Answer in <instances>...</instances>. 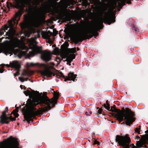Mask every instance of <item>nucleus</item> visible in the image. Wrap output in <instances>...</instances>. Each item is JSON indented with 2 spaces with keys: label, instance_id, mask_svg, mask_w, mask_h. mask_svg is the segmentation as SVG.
<instances>
[{
  "label": "nucleus",
  "instance_id": "1",
  "mask_svg": "<svg viewBox=\"0 0 148 148\" xmlns=\"http://www.w3.org/2000/svg\"><path fill=\"white\" fill-rule=\"evenodd\" d=\"M100 16L96 19L93 25L91 27L85 28L78 32L75 29H73L70 32L69 36L71 39L77 42L86 39L88 34H93L96 29H100L103 21L110 25L115 21V15L112 11L105 12L101 9L99 12Z\"/></svg>",
  "mask_w": 148,
  "mask_h": 148
},
{
  "label": "nucleus",
  "instance_id": "2",
  "mask_svg": "<svg viewBox=\"0 0 148 148\" xmlns=\"http://www.w3.org/2000/svg\"><path fill=\"white\" fill-rule=\"evenodd\" d=\"M24 93L26 96H29L31 99L27 100L26 106L27 109L23 110L24 118L27 121H29L38 114L37 112L35 111V106L39 103V102L44 101L46 99L44 97H42L41 95L38 92H31L27 90L24 92Z\"/></svg>",
  "mask_w": 148,
  "mask_h": 148
},
{
  "label": "nucleus",
  "instance_id": "3",
  "mask_svg": "<svg viewBox=\"0 0 148 148\" xmlns=\"http://www.w3.org/2000/svg\"><path fill=\"white\" fill-rule=\"evenodd\" d=\"M6 35L8 36L6 38L9 39V40L5 41L3 44L2 46L0 47V53L3 51L5 54L7 55L14 52V48L18 47L22 50L26 49L25 51H20L17 49L16 53L21 56L26 55V53L28 51L27 47L23 44V42L18 40L14 36L12 37L8 36L6 31Z\"/></svg>",
  "mask_w": 148,
  "mask_h": 148
},
{
  "label": "nucleus",
  "instance_id": "4",
  "mask_svg": "<svg viewBox=\"0 0 148 148\" xmlns=\"http://www.w3.org/2000/svg\"><path fill=\"white\" fill-rule=\"evenodd\" d=\"M107 102L108 101H106L107 105L104 104V107L109 110L115 112V113H114V116L119 122L123 121L124 118V119L126 120V124L130 125L135 121L133 113L129 108H127L125 110L123 109L121 111L113 106L110 109V105L107 103Z\"/></svg>",
  "mask_w": 148,
  "mask_h": 148
},
{
  "label": "nucleus",
  "instance_id": "5",
  "mask_svg": "<svg viewBox=\"0 0 148 148\" xmlns=\"http://www.w3.org/2000/svg\"><path fill=\"white\" fill-rule=\"evenodd\" d=\"M39 19L38 15L34 16L31 19H30L28 16L25 17L24 22L21 24L20 26L22 29L27 28L28 29L27 31H25L24 32L25 36L29 37L30 34L34 32L33 27L36 25Z\"/></svg>",
  "mask_w": 148,
  "mask_h": 148
},
{
  "label": "nucleus",
  "instance_id": "6",
  "mask_svg": "<svg viewBox=\"0 0 148 148\" xmlns=\"http://www.w3.org/2000/svg\"><path fill=\"white\" fill-rule=\"evenodd\" d=\"M15 2L14 4L10 2H7V5L11 7H14L17 8H20L23 10L27 5L29 8L32 10L36 8L37 6L40 4V2L43 0H27L24 2L23 0H14Z\"/></svg>",
  "mask_w": 148,
  "mask_h": 148
},
{
  "label": "nucleus",
  "instance_id": "7",
  "mask_svg": "<svg viewBox=\"0 0 148 148\" xmlns=\"http://www.w3.org/2000/svg\"><path fill=\"white\" fill-rule=\"evenodd\" d=\"M21 11L20 10L17 12L15 14L14 17L11 20L8 21V25H5L4 26V29L5 32L7 30L8 28L9 29L7 32V34L11 37L14 36L15 34V30L14 29L13 25H17L18 21L19 20L20 16L22 14Z\"/></svg>",
  "mask_w": 148,
  "mask_h": 148
},
{
  "label": "nucleus",
  "instance_id": "8",
  "mask_svg": "<svg viewBox=\"0 0 148 148\" xmlns=\"http://www.w3.org/2000/svg\"><path fill=\"white\" fill-rule=\"evenodd\" d=\"M116 141L119 143L120 145L122 146L123 148H129L130 146L132 147V148H137V147H136L133 144L130 145V143L131 142L130 139V137L127 135L117 136Z\"/></svg>",
  "mask_w": 148,
  "mask_h": 148
},
{
  "label": "nucleus",
  "instance_id": "9",
  "mask_svg": "<svg viewBox=\"0 0 148 148\" xmlns=\"http://www.w3.org/2000/svg\"><path fill=\"white\" fill-rule=\"evenodd\" d=\"M28 42L29 44L30 48L32 49V51L29 52V56H34L42 52V48L37 47L36 45V42L35 39L31 38L28 39Z\"/></svg>",
  "mask_w": 148,
  "mask_h": 148
},
{
  "label": "nucleus",
  "instance_id": "10",
  "mask_svg": "<svg viewBox=\"0 0 148 148\" xmlns=\"http://www.w3.org/2000/svg\"><path fill=\"white\" fill-rule=\"evenodd\" d=\"M42 97H44L46 99L45 101L42 102H39V103H43L46 104L47 105V107H46L44 108L43 109V111H46L50 109L51 108L50 106V104L51 103L52 105H54L56 104L57 100V99L53 97L51 101L46 96L45 94H43L42 96Z\"/></svg>",
  "mask_w": 148,
  "mask_h": 148
},
{
  "label": "nucleus",
  "instance_id": "11",
  "mask_svg": "<svg viewBox=\"0 0 148 148\" xmlns=\"http://www.w3.org/2000/svg\"><path fill=\"white\" fill-rule=\"evenodd\" d=\"M18 144L16 140H12L8 144L5 142L0 143V148H18Z\"/></svg>",
  "mask_w": 148,
  "mask_h": 148
},
{
  "label": "nucleus",
  "instance_id": "12",
  "mask_svg": "<svg viewBox=\"0 0 148 148\" xmlns=\"http://www.w3.org/2000/svg\"><path fill=\"white\" fill-rule=\"evenodd\" d=\"M67 51L68 53H72L68 55L66 58V61L67 62V64L70 65V63L75 58V56L73 53H75L76 51L75 48H72L68 49Z\"/></svg>",
  "mask_w": 148,
  "mask_h": 148
},
{
  "label": "nucleus",
  "instance_id": "13",
  "mask_svg": "<svg viewBox=\"0 0 148 148\" xmlns=\"http://www.w3.org/2000/svg\"><path fill=\"white\" fill-rule=\"evenodd\" d=\"M146 141H148V134L143 136L139 141L136 142V145L137 148H140L143 147L146 143Z\"/></svg>",
  "mask_w": 148,
  "mask_h": 148
},
{
  "label": "nucleus",
  "instance_id": "14",
  "mask_svg": "<svg viewBox=\"0 0 148 148\" xmlns=\"http://www.w3.org/2000/svg\"><path fill=\"white\" fill-rule=\"evenodd\" d=\"M41 58L45 61H49L51 60V52L49 51L45 50L42 51L41 53Z\"/></svg>",
  "mask_w": 148,
  "mask_h": 148
},
{
  "label": "nucleus",
  "instance_id": "15",
  "mask_svg": "<svg viewBox=\"0 0 148 148\" xmlns=\"http://www.w3.org/2000/svg\"><path fill=\"white\" fill-rule=\"evenodd\" d=\"M7 112L5 111L3 112L2 115L0 116V122L3 124H8L10 122V121L8 120L9 117L6 116Z\"/></svg>",
  "mask_w": 148,
  "mask_h": 148
},
{
  "label": "nucleus",
  "instance_id": "16",
  "mask_svg": "<svg viewBox=\"0 0 148 148\" xmlns=\"http://www.w3.org/2000/svg\"><path fill=\"white\" fill-rule=\"evenodd\" d=\"M68 10L66 9H64L62 10L59 14V15L61 19H65L67 17Z\"/></svg>",
  "mask_w": 148,
  "mask_h": 148
},
{
  "label": "nucleus",
  "instance_id": "17",
  "mask_svg": "<svg viewBox=\"0 0 148 148\" xmlns=\"http://www.w3.org/2000/svg\"><path fill=\"white\" fill-rule=\"evenodd\" d=\"M76 75H74L73 73H69L67 77H66L64 79L65 81L67 80L74 81L76 78Z\"/></svg>",
  "mask_w": 148,
  "mask_h": 148
},
{
  "label": "nucleus",
  "instance_id": "18",
  "mask_svg": "<svg viewBox=\"0 0 148 148\" xmlns=\"http://www.w3.org/2000/svg\"><path fill=\"white\" fill-rule=\"evenodd\" d=\"M11 66L12 67L15 68V69H18L20 67V65L17 61H13L11 63Z\"/></svg>",
  "mask_w": 148,
  "mask_h": 148
},
{
  "label": "nucleus",
  "instance_id": "19",
  "mask_svg": "<svg viewBox=\"0 0 148 148\" xmlns=\"http://www.w3.org/2000/svg\"><path fill=\"white\" fill-rule=\"evenodd\" d=\"M43 75L48 77H51L52 74V73L49 70L45 69L42 72Z\"/></svg>",
  "mask_w": 148,
  "mask_h": 148
},
{
  "label": "nucleus",
  "instance_id": "20",
  "mask_svg": "<svg viewBox=\"0 0 148 148\" xmlns=\"http://www.w3.org/2000/svg\"><path fill=\"white\" fill-rule=\"evenodd\" d=\"M36 64H37L38 65V66L39 67H42V66H43V67H45L46 66L44 64H42V63H40V64H38V63H36V64H34L33 63H30V65H29V66H34V65H36Z\"/></svg>",
  "mask_w": 148,
  "mask_h": 148
},
{
  "label": "nucleus",
  "instance_id": "21",
  "mask_svg": "<svg viewBox=\"0 0 148 148\" xmlns=\"http://www.w3.org/2000/svg\"><path fill=\"white\" fill-rule=\"evenodd\" d=\"M18 108H16L15 110H14L12 113L14 114L15 118L18 117L19 116V114L18 113Z\"/></svg>",
  "mask_w": 148,
  "mask_h": 148
},
{
  "label": "nucleus",
  "instance_id": "22",
  "mask_svg": "<svg viewBox=\"0 0 148 148\" xmlns=\"http://www.w3.org/2000/svg\"><path fill=\"white\" fill-rule=\"evenodd\" d=\"M59 93L58 92H54V98L58 99Z\"/></svg>",
  "mask_w": 148,
  "mask_h": 148
},
{
  "label": "nucleus",
  "instance_id": "23",
  "mask_svg": "<svg viewBox=\"0 0 148 148\" xmlns=\"http://www.w3.org/2000/svg\"><path fill=\"white\" fill-rule=\"evenodd\" d=\"M43 37L45 39H48L49 38V35L46 33H45L43 35Z\"/></svg>",
  "mask_w": 148,
  "mask_h": 148
},
{
  "label": "nucleus",
  "instance_id": "24",
  "mask_svg": "<svg viewBox=\"0 0 148 148\" xmlns=\"http://www.w3.org/2000/svg\"><path fill=\"white\" fill-rule=\"evenodd\" d=\"M107 6L105 5L102 7L101 9L105 11L107 10Z\"/></svg>",
  "mask_w": 148,
  "mask_h": 148
},
{
  "label": "nucleus",
  "instance_id": "25",
  "mask_svg": "<svg viewBox=\"0 0 148 148\" xmlns=\"http://www.w3.org/2000/svg\"><path fill=\"white\" fill-rule=\"evenodd\" d=\"M8 117H9V119H10L11 121H14L16 120V119L15 118H12L11 116H10Z\"/></svg>",
  "mask_w": 148,
  "mask_h": 148
},
{
  "label": "nucleus",
  "instance_id": "26",
  "mask_svg": "<svg viewBox=\"0 0 148 148\" xmlns=\"http://www.w3.org/2000/svg\"><path fill=\"white\" fill-rule=\"evenodd\" d=\"M53 33L54 35L56 36L58 32L55 29H54L53 30Z\"/></svg>",
  "mask_w": 148,
  "mask_h": 148
},
{
  "label": "nucleus",
  "instance_id": "27",
  "mask_svg": "<svg viewBox=\"0 0 148 148\" xmlns=\"http://www.w3.org/2000/svg\"><path fill=\"white\" fill-rule=\"evenodd\" d=\"M18 79L21 82H24V79L22 77H19Z\"/></svg>",
  "mask_w": 148,
  "mask_h": 148
},
{
  "label": "nucleus",
  "instance_id": "28",
  "mask_svg": "<svg viewBox=\"0 0 148 148\" xmlns=\"http://www.w3.org/2000/svg\"><path fill=\"white\" fill-rule=\"evenodd\" d=\"M61 56H62V57L63 58H65V57H66V55L65 54H62L61 55Z\"/></svg>",
  "mask_w": 148,
  "mask_h": 148
},
{
  "label": "nucleus",
  "instance_id": "29",
  "mask_svg": "<svg viewBox=\"0 0 148 148\" xmlns=\"http://www.w3.org/2000/svg\"><path fill=\"white\" fill-rule=\"evenodd\" d=\"M3 67L1 69H0V73H2L3 72Z\"/></svg>",
  "mask_w": 148,
  "mask_h": 148
},
{
  "label": "nucleus",
  "instance_id": "30",
  "mask_svg": "<svg viewBox=\"0 0 148 148\" xmlns=\"http://www.w3.org/2000/svg\"><path fill=\"white\" fill-rule=\"evenodd\" d=\"M56 60L57 61H61V59L57 57L56 58Z\"/></svg>",
  "mask_w": 148,
  "mask_h": 148
},
{
  "label": "nucleus",
  "instance_id": "31",
  "mask_svg": "<svg viewBox=\"0 0 148 148\" xmlns=\"http://www.w3.org/2000/svg\"><path fill=\"white\" fill-rule=\"evenodd\" d=\"M98 143H99V142L97 141L96 140H95L94 142V144H98Z\"/></svg>",
  "mask_w": 148,
  "mask_h": 148
},
{
  "label": "nucleus",
  "instance_id": "32",
  "mask_svg": "<svg viewBox=\"0 0 148 148\" xmlns=\"http://www.w3.org/2000/svg\"><path fill=\"white\" fill-rule=\"evenodd\" d=\"M101 109H99V110L98 111V112L99 114H101Z\"/></svg>",
  "mask_w": 148,
  "mask_h": 148
},
{
  "label": "nucleus",
  "instance_id": "33",
  "mask_svg": "<svg viewBox=\"0 0 148 148\" xmlns=\"http://www.w3.org/2000/svg\"><path fill=\"white\" fill-rule=\"evenodd\" d=\"M135 131H136V132H137L138 133H139V129H138V128L136 129Z\"/></svg>",
  "mask_w": 148,
  "mask_h": 148
},
{
  "label": "nucleus",
  "instance_id": "34",
  "mask_svg": "<svg viewBox=\"0 0 148 148\" xmlns=\"http://www.w3.org/2000/svg\"><path fill=\"white\" fill-rule=\"evenodd\" d=\"M18 72H17V73H14V76H16L18 75Z\"/></svg>",
  "mask_w": 148,
  "mask_h": 148
},
{
  "label": "nucleus",
  "instance_id": "35",
  "mask_svg": "<svg viewBox=\"0 0 148 148\" xmlns=\"http://www.w3.org/2000/svg\"><path fill=\"white\" fill-rule=\"evenodd\" d=\"M8 107H6L5 108V111H6V112H8Z\"/></svg>",
  "mask_w": 148,
  "mask_h": 148
},
{
  "label": "nucleus",
  "instance_id": "36",
  "mask_svg": "<svg viewBox=\"0 0 148 148\" xmlns=\"http://www.w3.org/2000/svg\"><path fill=\"white\" fill-rule=\"evenodd\" d=\"M28 78H25L24 79V81H27L28 80Z\"/></svg>",
  "mask_w": 148,
  "mask_h": 148
},
{
  "label": "nucleus",
  "instance_id": "37",
  "mask_svg": "<svg viewBox=\"0 0 148 148\" xmlns=\"http://www.w3.org/2000/svg\"><path fill=\"white\" fill-rule=\"evenodd\" d=\"M38 38L40 36V35L38 33Z\"/></svg>",
  "mask_w": 148,
  "mask_h": 148
},
{
  "label": "nucleus",
  "instance_id": "38",
  "mask_svg": "<svg viewBox=\"0 0 148 148\" xmlns=\"http://www.w3.org/2000/svg\"><path fill=\"white\" fill-rule=\"evenodd\" d=\"M4 1V0H0V1L3 2V1Z\"/></svg>",
  "mask_w": 148,
  "mask_h": 148
},
{
  "label": "nucleus",
  "instance_id": "39",
  "mask_svg": "<svg viewBox=\"0 0 148 148\" xmlns=\"http://www.w3.org/2000/svg\"><path fill=\"white\" fill-rule=\"evenodd\" d=\"M85 114L87 115H88V113L87 112H85Z\"/></svg>",
  "mask_w": 148,
  "mask_h": 148
},
{
  "label": "nucleus",
  "instance_id": "40",
  "mask_svg": "<svg viewBox=\"0 0 148 148\" xmlns=\"http://www.w3.org/2000/svg\"><path fill=\"white\" fill-rule=\"evenodd\" d=\"M20 87L21 88V89L22 88V85H20Z\"/></svg>",
  "mask_w": 148,
  "mask_h": 148
},
{
  "label": "nucleus",
  "instance_id": "41",
  "mask_svg": "<svg viewBox=\"0 0 148 148\" xmlns=\"http://www.w3.org/2000/svg\"><path fill=\"white\" fill-rule=\"evenodd\" d=\"M127 2L128 3H130V1H127Z\"/></svg>",
  "mask_w": 148,
  "mask_h": 148
},
{
  "label": "nucleus",
  "instance_id": "42",
  "mask_svg": "<svg viewBox=\"0 0 148 148\" xmlns=\"http://www.w3.org/2000/svg\"><path fill=\"white\" fill-rule=\"evenodd\" d=\"M91 113H92L91 112H90V114H91Z\"/></svg>",
  "mask_w": 148,
  "mask_h": 148
},
{
  "label": "nucleus",
  "instance_id": "43",
  "mask_svg": "<svg viewBox=\"0 0 148 148\" xmlns=\"http://www.w3.org/2000/svg\"><path fill=\"white\" fill-rule=\"evenodd\" d=\"M146 147V146H144V147Z\"/></svg>",
  "mask_w": 148,
  "mask_h": 148
},
{
  "label": "nucleus",
  "instance_id": "44",
  "mask_svg": "<svg viewBox=\"0 0 148 148\" xmlns=\"http://www.w3.org/2000/svg\"><path fill=\"white\" fill-rule=\"evenodd\" d=\"M3 38H1V39H3Z\"/></svg>",
  "mask_w": 148,
  "mask_h": 148
}]
</instances>
